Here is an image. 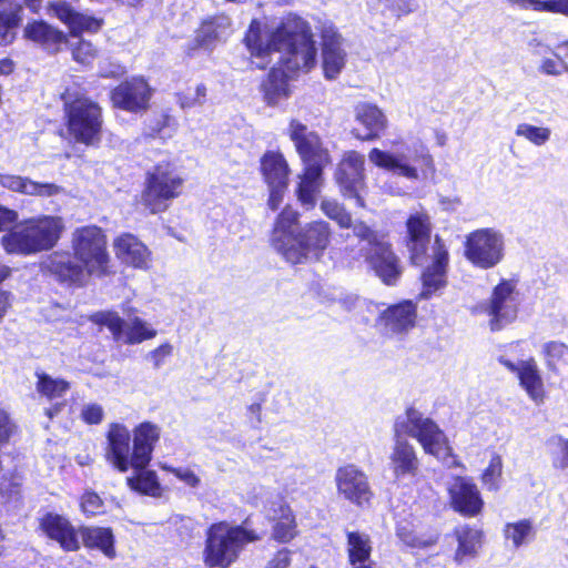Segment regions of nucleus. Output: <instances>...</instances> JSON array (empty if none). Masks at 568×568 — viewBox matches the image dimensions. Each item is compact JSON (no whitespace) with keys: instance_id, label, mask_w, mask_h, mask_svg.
I'll return each instance as SVG.
<instances>
[{"instance_id":"nucleus-1","label":"nucleus","mask_w":568,"mask_h":568,"mask_svg":"<svg viewBox=\"0 0 568 568\" xmlns=\"http://www.w3.org/2000/svg\"><path fill=\"white\" fill-rule=\"evenodd\" d=\"M244 43L256 59L253 61L256 68L264 69L272 62L277 65L263 83L265 100L271 105L290 95L287 72L307 71L316 61L317 50L310 27L292 14L272 23L252 20Z\"/></svg>"},{"instance_id":"nucleus-2","label":"nucleus","mask_w":568,"mask_h":568,"mask_svg":"<svg viewBox=\"0 0 568 568\" xmlns=\"http://www.w3.org/2000/svg\"><path fill=\"white\" fill-rule=\"evenodd\" d=\"M415 438L426 454L433 455L446 466H460L452 454L444 432L429 417L415 408H408L394 424V444L389 453V467L396 479L415 477L419 470V459L415 447L406 439Z\"/></svg>"},{"instance_id":"nucleus-3","label":"nucleus","mask_w":568,"mask_h":568,"mask_svg":"<svg viewBox=\"0 0 568 568\" xmlns=\"http://www.w3.org/2000/svg\"><path fill=\"white\" fill-rule=\"evenodd\" d=\"M332 231L327 222L318 220L300 224V213L286 206L275 220L272 245L291 264L321 260L331 243Z\"/></svg>"},{"instance_id":"nucleus-4","label":"nucleus","mask_w":568,"mask_h":568,"mask_svg":"<svg viewBox=\"0 0 568 568\" xmlns=\"http://www.w3.org/2000/svg\"><path fill=\"white\" fill-rule=\"evenodd\" d=\"M72 250L75 261L65 253H54L43 267L62 282L82 283L88 275H102L109 264L106 237L94 225L77 229L72 234Z\"/></svg>"},{"instance_id":"nucleus-5","label":"nucleus","mask_w":568,"mask_h":568,"mask_svg":"<svg viewBox=\"0 0 568 568\" xmlns=\"http://www.w3.org/2000/svg\"><path fill=\"white\" fill-rule=\"evenodd\" d=\"M60 216L38 215L14 224L1 237V245L8 254L32 255L51 250L64 231Z\"/></svg>"},{"instance_id":"nucleus-6","label":"nucleus","mask_w":568,"mask_h":568,"mask_svg":"<svg viewBox=\"0 0 568 568\" xmlns=\"http://www.w3.org/2000/svg\"><path fill=\"white\" fill-rule=\"evenodd\" d=\"M390 150L374 148L368 153L371 163L379 169L417 181L435 172V164L427 146L422 142L408 144L403 138L389 142Z\"/></svg>"},{"instance_id":"nucleus-7","label":"nucleus","mask_w":568,"mask_h":568,"mask_svg":"<svg viewBox=\"0 0 568 568\" xmlns=\"http://www.w3.org/2000/svg\"><path fill=\"white\" fill-rule=\"evenodd\" d=\"M258 539L257 534L242 526L225 521L213 524L206 531L203 562L207 568H227L236 561L247 542Z\"/></svg>"},{"instance_id":"nucleus-8","label":"nucleus","mask_w":568,"mask_h":568,"mask_svg":"<svg viewBox=\"0 0 568 568\" xmlns=\"http://www.w3.org/2000/svg\"><path fill=\"white\" fill-rule=\"evenodd\" d=\"M354 234L361 240L359 250L369 267L383 283L395 285L400 276V268L385 236L371 230L365 223H356Z\"/></svg>"},{"instance_id":"nucleus-9","label":"nucleus","mask_w":568,"mask_h":568,"mask_svg":"<svg viewBox=\"0 0 568 568\" xmlns=\"http://www.w3.org/2000/svg\"><path fill=\"white\" fill-rule=\"evenodd\" d=\"M65 115L68 131L77 142L88 146L100 143L103 118L98 103L84 97L67 101Z\"/></svg>"},{"instance_id":"nucleus-10","label":"nucleus","mask_w":568,"mask_h":568,"mask_svg":"<svg viewBox=\"0 0 568 568\" xmlns=\"http://www.w3.org/2000/svg\"><path fill=\"white\" fill-rule=\"evenodd\" d=\"M183 182L172 164H158L146 176L141 194L142 205L152 214L165 211L169 203L182 193Z\"/></svg>"},{"instance_id":"nucleus-11","label":"nucleus","mask_w":568,"mask_h":568,"mask_svg":"<svg viewBox=\"0 0 568 568\" xmlns=\"http://www.w3.org/2000/svg\"><path fill=\"white\" fill-rule=\"evenodd\" d=\"M505 256V236L494 227L470 232L465 241V257L480 270L497 266Z\"/></svg>"},{"instance_id":"nucleus-12","label":"nucleus","mask_w":568,"mask_h":568,"mask_svg":"<svg viewBox=\"0 0 568 568\" xmlns=\"http://www.w3.org/2000/svg\"><path fill=\"white\" fill-rule=\"evenodd\" d=\"M520 293L516 282L503 280L491 292L488 302L484 305V312L489 317L491 331H499L513 323L518 315Z\"/></svg>"},{"instance_id":"nucleus-13","label":"nucleus","mask_w":568,"mask_h":568,"mask_svg":"<svg viewBox=\"0 0 568 568\" xmlns=\"http://www.w3.org/2000/svg\"><path fill=\"white\" fill-rule=\"evenodd\" d=\"M287 133L304 166L325 168L331 163L329 151L317 132L293 119L290 121Z\"/></svg>"},{"instance_id":"nucleus-14","label":"nucleus","mask_w":568,"mask_h":568,"mask_svg":"<svg viewBox=\"0 0 568 568\" xmlns=\"http://www.w3.org/2000/svg\"><path fill=\"white\" fill-rule=\"evenodd\" d=\"M337 495L361 508L368 507L374 498V491L368 476L354 464H347L336 469L334 476Z\"/></svg>"},{"instance_id":"nucleus-15","label":"nucleus","mask_w":568,"mask_h":568,"mask_svg":"<svg viewBox=\"0 0 568 568\" xmlns=\"http://www.w3.org/2000/svg\"><path fill=\"white\" fill-rule=\"evenodd\" d=\"M365 158L357 151L344 153L335 173L336 182L345 197H354L358 206H364L361 195L365 185Z\"/></svg>"},{"instance_id":"nucleus-16","label":"nucleus","mask_w":568,"mask_h":568,"mask_svg":"<svg viewBox=\"0 0 568 568\" xmlns=\"http://www.w3.org/2000/svg\"><path fill=\"white\" fill-rule=\"evenodd\" d=\"M445 486L449 496V505L456 513L474 517L481 511L484 501L471 478L452 476L446 480Z\"/></svg>"},{"instance_id":"nucleus-17","label":"nucleus","mask_w":568,"mask_h":568,"mask_svg":"<svg viewBox=\"0 0 568 568\" xmlns=\"http://www.w3.org/2000/svg\"><path fill=\"white\" fill-rule=\"evenodd\" d=\"M106 460L119 471L133 469V445L131 432L121 423H111L106 430Z\"/></svg>"},{"instance_id":"nucleus-18","label":"nucleus","mask_w":568,"mask_h":568,"mask_svg":"<svg viewBox=\"0 0 568 568\" xmlns=\"http://www.w3.org/2000/svg\"><path fill=\"white\" fill-rule=\"evenodd\" d=\"M499 362L511 373L517 375L519 385L526 392L527 396L536 405H541L546 398V389L540 369L534 358L519 361L517 364L499 358Z\"/></svg>"},{"instance_id":"nucleus-19","label":"nucleus","mask_w":568,"mask_h":568,"mask_svg":"<svg viewBox=\"0 0 568 568\" xmlns=\"http://www.w3.org/2000/svg\"><path fill=\"white\" fill-rule=\"evenodd\" d=\"M116 258L125 266L148 271L152 264V252L131 233L119 235L113 242Z\"/></svg>"},{"instance_id":"nucleus-20","label":"nucleus","mask_w":568,"mask_h":568,"mask_svg":"<svg viewBox=\"0 0 568 568\" xmlns=\"http://www.w3.org/2000/svg\"><path fill=\"white\" fill-rule=\"evenodd\" d=\"M40 529L49 539L58 542L64 551L80 549V531L67 517L48 513L40 519Z\"/></svg>"},{"instance_id":"nucleus-21","label":"nucleus","mask_w":568,"mask_h":568,"mask_svg":"<svg viewBox=\"0 0 568 568\" xmlns=\"http://www.w3.org/2000/svg\"><path fill=\"white\" fill-rule=\"evenodd\" d=\"M151 89L142 78H133L118 85L111 93L114 106L138 112L148 106Z\"/></svg>"},{"instance_id":"nucleus-22","label":"nucleus","mask_w":568,"mask_h":568,"mask_svg":"<svg viewBox=\"0 0 568 568\" xmlns=\"http://www.w3.org/2000/svg\"><path fill=\"white\" fill-rule=\"evenodd\" d=\"M415 320L416 306L410 301H404L384 310L377 325L387 335H403L414 327Z\"/></svg>"},{"instance_id":"nucleus-23","label":"nucleus","mask_w":568,"mask_h":568,"mask_svg":"<svg viewBox=\"0 0 568 568\" xmlns=\"http://www.w3.org/2000/svg\"><path fill=\"white\" fill-rule=\"evenodd\" d=\"M432 252V265H429L422 274L423 291L420 295L424 298H428L446 284V268L449 258L446 246L438 236L435 237Z\"/></svg>"},{"instance_id":"nucleus-24","label":"nucleus","mask_w":568,"mask_h":568,"mask_svg":"<svg viewBox=\"0 0 568 568\" xmlns=\"http://www.w3.org/2000/svg\"><path fill=\"white\" fill-rule=\"evenodd\" d=\"M406 226L410 260L414 264L420 265L424 262L430 240L429 216L420 212L412 214L407 220Z\"/></svg>"},{"instance_id":"nucleus-25","label":"nucleus","mask_w":568,"mask_h":568,"mask_svg":"<svg viewBox=\"0 0 568 568\" xmlns=\"http://www.w3.org/2000/svg\"><path fill=\"white\" fill-rule=\"evenodd\" d=\"M232 33L231 19L225 14L209 17L196 30L194 45L191 50L203 48L212 50L219 42L225 41Z\"/></svg>"},{"instance_id":"nucleus-26","label":"nucleus","mask_w":568,"mask_h":568,"mask_svg":"<svg viewBox=\"0 0 568 568\" xmlns=\"http://www.w3.org/2000/svg\"><path fill=\"white\" fill-rule=\"evenodd\" d=\"M0 185L16 193L38 197H53L64 193L61 185L37 182L30 178L16 174H0Z\"/></svg>"},{"instance_id":"nucleus-27","label":"nucleus","mask_w":568,"mask_h":568,"mask_svg":"<svg viewBox=\"0 0 568 568\" xmlns=\"http://www.w3.org/2000/svg\"><path fill=\"white\" fill-rule=\"evenodd\" d=\"M323 69L327 79H335L345 65L346 54L342 49V39L333 26L322 30Z\"/></svg>"},{"instance_id":"nucleus-28","label":"nucleus","mask_w":568,"mask_h":568,"mask_svg":"<svg viewBox=\"0 0 568 568\" xmlns=\"http://www.w3.org/2000/svg\"><path fill=\"white\" fill-rule=\"evenodd\" d=\"M454 537L457 541L454 554V561L457 566H463L478 557L484 544V531L481 529L462 525L455 528Z\"/></svg>"},{"instance_id":"nucleus-29","label":"nucleus","mask_w":568,"mask_h":568,"mask_svg":"<svg viewBox=\"0 0 568 568\" xmlns=\"http://www.w3.org/2000/svg\"><path fill=\"white\" fill-rule=\"evenodd\" d=\"M159 438V427L150 422H144L134 428L133 469H141L149 465L154 445Z\"/></svg>"},{"instance_id":"nucleus-30","label":"nucleus","mask_w":568,"mask_h":568,"mask_svg":"<svg viewBox=\"0 0 568 568\" xmlns=\"http://www.w3.org/2000/svg\"><path fill=\"white\" fill-rule=\"evenodd\" d=\"M323 169L304 166L303 172L298 175L300 181L295 193L298 202L306 210L316 205L317 195L323 186Z\"/></svg>"},{"instance_id":"nucleus-31","label":"nucleus","mask_w":568,"mask_h":568,"mask_svg":"<svg viewBox=\"0 0 568 568\" xmlns=\"http://www.w3.org/2000/svg\"><path fill=\"white\" fill-rule=\"evenodd\" d=\"M270 520L273 521L272 537L274 540L286 544L297 535V524L295 515L291 507L284 503L277 507L270 509L267 514Z\"/></svg>"},{"instance_id":"nucleus-32","label":"nucleus","mask_w":568,"mask_h":568,"mask_svg":"<svg viewBox=\"0 0 568 568\" xmlns=\"http://www.w3.org/2000/svg\"><path fill=\"white\" fill-rule=\"evenodd\" d=\"M355 119L366 130L364 135H357L364 141L378 138L379 133L384 131L388 124L384 112L377 105L372 103H359L356 105Z\"/></svg>"},{"instance_id":"nucleus-33","label":"nucleus","mask_w":568,"mask_h":568,"mask_svg":"<svg viewBox=\"0 0 568 568\" xmlns=\"http://www.w3.org/2000/svg\"><path fill=\"white\" fill-rule=\"evenodd\" d=\"M261 174L266 185L288 184V163L280 151H267L260 160Z\"/></svg>"},{"instance_id":"nucleus-34","label":"nucleus","mask_w":568,"mask_h":568,"mask_svg":"<svg viewBox=\"0 0 568 568\" xmlns=\"http://www.w3.org/2000/svg\"><path fill=\"white\" fill-rule=\"evenodd\" d=\"M24 36L49 51H58L60 45L67 42V37L63 32L43 21L29 23L24 28Z\"/></svg>"},{"instance_id":"nucleus-35","label":"nucleus","mask_w":568,"mask_h":568,"mask_svg":"<svg viewBox=\"0 0 568 568\" xmlns=\"http://www.w3.org/2000/svg\"><path fill=\"white\" fill-rule=\"evenodd\" d=\"M50 8L59 20L69 26L72 33L97 31L100 28L99 20L75 12L71 6L65 2L52 3Z\"/></svg>"},{"instance_id":"nucleus-36","label":"nucleus","mask_w":568,"mask_h":568,"mask_svg":"<svg viewBox=\"0 0 568 568\" xmlns=\"http://www.w3.org/2000/svg\"><path fill=\"white\" fill-rule=\"evenodd\" d=\"M79 531V535L82 537L85 547L97 548L101 550L108 558L115 557L113 535L109 528L80 527Z\"/></svg>"},{"instance_id":"nucleus-37","label":"nucleus","mask_w":568,"mask_h":568,"mask_svg":"<svg viewBox=\"0 0 568 568\" xmlns=\"http://www.w3.org/2000/svg\"><path fill=\"white\" fill-rule=\"evenodd\" d=\"M532 55L537 60L540 73L559 77L566 72L562 57L550 47L537 43L532 49Z\"/></svg>"},{"instance_id":"nucleus-38","label":"nucleus","mask_w":568,"mask_h":568,"mask_svg":"<svg viewBox=\"0 0 568 568\" xmlns=\"http://www.w3.org/2000/svg\"><path fill=\"white\" fill-rule=\"evenodd\" d=\"M347 551L349 564L368 561L372 552V544L368 535L358 531L348 532Z\"/></svg>"},{"instance_id":"nucleus-39","label":"nucleus","mask_w":568,"mask_h":568,"mask_svg":"<svg viewBox=\"0 0 568 568\" xmlns=\"http://www.w3.org/2000/svg\"><path fill=\"white\" fill-rule=\"evenodd\" d=\"M520 10L550 12L568 16V0H506Z\"/></svg>"},{"instance_id":"nucleus-40","label":"nucleus","mask_w":568,"mask_h":568,"mask_svg":"<svg viewBox=\"0 0 568 568\" xmlns=\"http://www.w3.org/2000/svg\"><path fill=\"white\" fill-rule=\"evenodd\" d=\"M37 392L49 400L63 397L70 389L69 382L62 378H54L45 373H37Z\"/></svg>"},{"instance_id":"nucleus-41","label":"nucleus","mask_w":568,"mask_h":568,"mask_svg":"<svg viewBox=\"0 0 568 568\" xmlns=\"http://www.w3.org/2000/svg\"><path fill=\"white\" fill-rule=\"evenodd\" d=\"M535 534L532 521L529 519L508 523L504 527V536L507 540L511 541L514 548H519L531 541Z\"/></svg>"},{"instance_id":"nucleus-42","label":"nucleus","mask_w":568,"mask_h":568,"mask_svg":"<svg viewBox=\"0 0 568 568\" xmlns=\"http://www.w3.org/2000/svg\"><path fill=\"white\" fill-rule=\"evenodd\" d=\"M133 470L135 475L126 478L130 488L145 495L156 496L160 491V484L155 473L146 470V467Z\"/></svg>"},{"instance_id":"nucleus-43","label":"nucleus","mask_w":568,"mask_h":568,"mask_svg":"<svg viewBox=\"0 0 568 568\" xmlns=\"http://www.w3.org/2000/svg\"><path fill=\"white\" fill-rule=\"evenodd\" d=\"M156 331L151 328L146 322L134 317L130 323L124 324V332L121 343L139 344L145 339L155 337Z\"/></svg>"},{"instance_id":"nucleus-44","label":"nucleus","mask_w":568,"mask_h":568,"mask_svg":"<svg viewBox=\"0 0 568 568\" xmlns=\"http://www.w3.org/2000/svg\"><path fill=\"white\" fill-rule=\"evenodd\" d=\"M547 447L554 469L568 475V439L554 436L548 439Z\"/></svg>"},{"instance_id":"nucleus-45","label":"nucleus","mask_w":568,"mask_h":568,"mask_svg":"<svg viewBox=\"0 0 568 568\" xmlns=\"http://www.w3.org/2000/svg\"><path fill=\"white\" fill-rule=\"evenodd\" d=\"M6 1L7 0H0V44L10 43L13 40V29L18 22L17 11L21 7L20 3L17 2L14 9L7 12Z\"/></svg>"},{"instance_id":"nucleus-46","label":"nucleus","mask_w":568,"mask_h":568,"mask_svg":"<svg viewBox=\"0 0 568 568\" xmlns=\"http://www.w3.org/2000/svg\"><path fill=\"white\" fill-rule=\"evenodd\" d=\"M515 134L536 146L545 145L551 136V130L547 126H536L529 123H520L516 126Z\"/></svg>"},{"instance_id":"nucleus-47","label":"nucleus","mask_w":568,"mask_h":568,"mask_svg":"<svg viewBox=\"0 0 568 568\" xmlns=\"http://www.w3.org/2000/svg\"><path fill=\"white\" fill-rule=\"evenodd\" d=\"M320 206L321 211L342 229H349L352 226L351 214L336 200L323 199Z\"/></svg>"},{"instance_id":"nucleus-48","label":"nucleus","mask_w":568,"mask_h":568,"mask_svg":"<svg viewBox=\"0 0 568 568\" xmlns=\"http://www.w3.org/2000/svg\"><path fill=\"white\" fill-rule=\"evenodd\" d=\"M91 318L95 324L108 327L115 341H122L125 323L116 313L99 312L92 315Z\"/></svg>"},{"instance_id":"nucleus-49","label":"nucleus","mask_w":568,"mask_h":568,"mask_svg":"<svg viewBox=\"0 0 568 568\" xmlns=\"http://www.w3.org/2000/svg\"><path fill=\"white\" fill-rule=\"evenodd\" d=\"M91 318L95 324L108 327L115 341H122L125 323L116 313L99 312L92 315Z\"/></svg>"},{"instance_id":"nucleus-50","label":"nucleus","mask_w":568,"mask_h":568,"mask_svg":"<svg viewBox=\"0 0 568 568\" xmlns=\"http://www.w3.org/2000/svg\"><path fill=\"white\" fill-rule=\"evenodd\" d=\"M503 473V462L500 456L495 455L491 457L488 466L483 473L481 480L483 484L489 490H497L499 488V483Z\"/></svg>"},{"instance_id":"nucleus-51","label":"nucleus","mask_w":568,"mask_h":568,"mask_svg":"<svg viewBox=\"0 0 568 568\" xmlns=\"http://www.w3.org/2000/svg\"><path fill=\"white\" fill-rule=\"evenodd\" d=\"M73 59L82 64H91L98 55V50L94 45L83 39H79L71 44Z\"/></svg>"},{"instance_id":"nucleus-52","label":"nucleus","mask_w":568,"mask_h":568,"mask_svg":"<svg viewBox=\"0 0 568 568\" xmlns=\"http://www.w3.org/2000/svg\"><path fill=\"white\" fill-rule=\"evenodd\" d=\"M206 87L197 84L194 90H187L179 94V104L182 109L201 106L206 102Z\"/></svg>"},{"instance_id":"nucleus-53","label":"nucleus","mask_w":568,"mask_h":568,"mask_svg":"<svg viewBox=\"0 0 568 568\" xmlns=\"http://www.w3.org/2000/svg\"><path fill=\"white\" fill-rule=\"evenodd\" d=\"M397 535L403 542H405L409 547L414 548H427L437 542V535L429 536L427 538L419 537L414 532L407 531L405 528L399 527L397 529Z\"/></svg>"},{"instance_id":"nucleus-54","label":"nucleus","mask_w":568,"mask_h":568,"mask_svg":"<svg viewBox=\"0 0 568 568\" xmlns=\"http://www.w3.org/2000/svg\"><path fill=\"white\" fill-rule=\"evenodd\" d=\"M81 419L89 425H99L104 419V408L98 403H87L80 412Z\"/></svg>"},{"instance_id":"nucleus-55","label":"nucleus","mask_w":568,"mask_h":568,"mask_svg":"<svg viewBox=\"0 0 568 568\" xmlns=\"http://www.w3.org/2000/svg\"><path fill=\"white\" fill-rule=\"evenodd\" d=\"M102 500L99 495L87 491L81 498V509L88 516L97 515L101 511Z\"/></svg>"},{"instance_id":"nucleus-56","label":"nucleus","mask_w":568,"mask_h":568,"mask_svg":"<svg viewBox=\"0 0 568 568\" xmlns=\"http://www.w3.org/2000/svg\"><path fill=\"white\" fill-rule=\"evenodd\" d=\"M164 469L171 471L176 478L183 481L191 488H196L201 484L200 477L190 468L185 467H164Z\"/></svg>"},{"instance_id":"nucleus-57","label":"nucleus","mask_w":568,"mask_h":568,"mask_svg":"<svg viewBox=\"0 0 568 568\" xmlns=\"http://www.w3.org/2000/svg\"><path fill=\"white\" fill-rule=\"evenodd\" d=\"M172 352L173 346L165 343L150 352L146 358L153 364L154 368H160L165 363V359L172 355Z\"/></svg>"},{"instance_id":"nucleus-58","label":"nucleus","mask_w":568,"mask_h":568,"mask_svg":"<svg viewBox=\"0 0 568 568\" xmlns=\"http://www.w3.org/2000/svg\"><path fill=\"white\" fill-rule=\"evenodd\" d=\"M288 184L267 185L268 200L267 205L271 210L276 211L284 200Z\"/></svg>"},{"instance_id":"nucleus-59","label":"nucleus","mask_w":568,"mask_h":568,"mask_svg":"<svg viewBox=\"0 0 568 568\" xmlns=\"http://www.w3.org/2000/svg\"><path fill=\"white\" fill-rule=\"evenodd\" d=\"M544 353L550 363L564 358L568 354V347L560 342H548L544 345Z\"/></svg>"},{"instance_id":"nucleus-60","label":"nucleus","mask_w":568,"mask_h":568,"mask_svg":"<svg viewBox=\"0 0 568 568\" xmlns=\"http://www.w3.org/2000/svg\"><path fill=\"white\" fill-rule=\"evenodd\" d=\"M292 562V551L282 548L266 564L265 568H288Z\"/></svg>"},{"instance_id":"nucleus-61","label":"nucleus","mask_w":568,"mask_h":568,"mask_svg":"<svg viewBox=\"0 0 568 568\" xmlns=\"http://www.w3.org/2000/svg\"><path fill=\"white\" fill-rule=\"evenodd\" d=\"M18 221V212L0 205V232L7 230L9 226Z\"/></svg>"},{"instance_id":"nucleus-62","label":"nucleus","mask_w":568,"mask_h":568,"mask_svg":"<svg viewBox=\"0 0 568 568\" xmlns=\"http://www.w3.org/2000/svg\"><path fill=\"white\" fill-rule=\"evenodd\" d=\"M13 430V426L6 412L0 410V444L9 439Z\"/></svg>"},{"instance_id":"nucleus-63","label":"nucleus","mask_w":568,"mask_h":568,"mask_svg":"<svg viewBox=\"0 0 568 568\" xmlns=\"http://www.w3.org/2000/svg\"><path fill=\"white\" fill-rule=\"evenodd\" d=\"M393 4L402 13H408L416 9L415 0H393Z\"/></svg>"},{"instance_id":"nucleus-64","label":"nucleus","mask_w":568,"mask_h":568,"mask_svg":"<svg viewBox=\"0 0 568 568\" xmlns=\"http://www.w3.org/2000/svg\"><path fill=\"white\" fill-rule=\"evenodd\" d=\"M248 413L251 418H254L256 423H261V404L254 403L250 405Z\"/></svg>"}]
</instances>
